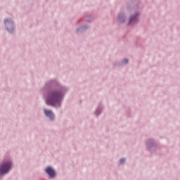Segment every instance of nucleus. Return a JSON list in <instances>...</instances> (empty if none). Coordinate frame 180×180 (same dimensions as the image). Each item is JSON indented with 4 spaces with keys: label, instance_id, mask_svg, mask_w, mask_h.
Wrapping results in <instances>:
<instances>
[{
    "label": "nucleus",
    "instance_id": "nucleus-1",
    "mask_svg": "<svg viewBox=\"0 0 180 180\" xmlns=\"http://www.w3.org/2000/svg\"><path fill=\"white\" fill-rule=\"evenodd\" d=\"M69 91L70 88L61 84L57 78L46 81L42 88L46 105L55 108V109L61 108L64 98Z\"/></svg>",
    "mask_w": 180,
    "mask_h": 180
},
{
    "label": "nucleus",
    "instance_id": "nucleus-2",
    "mask_svg": "<svg viewBox=\"0 0 180 180\" xmlns=\"http://www.w3.org/2000/svg\"><path fill=\"white\" fill-rule=\"evenodd\" d=\"M12 168H13V160L11 159L0 162V180L4 179V176L8 175L12 171Z\"/></svg>",
    "mask_w": 180,
    "mask_h": 180
},
{
    "label": "nucleus",
    "instance_id": "nucleus-3",
    "mask_svg": "<svg viewBox=\"0 0 180 180\" xmlns=\"http://www.w3.org/2000/svg\"><path fill=\"white\" fill-rule=\"evenodd\" d=\"M4 29L8 34H15L16 33V25L13 19L6 18L4 20Z\"/></svg>",
    "mask_w": 180,
    "mask_h": 180
},
{
    "label": "nucleus",
    "instance_id": "nucleus-4",
    "mask_svg": "<svg viewBox=\"0 0 180 180\" xmlns=\"http://www.w3.org/2000/svg\"><path fill=\"white\" fill-rule=\"evenodd\" d=\"M129 17L128 19L127 26H136L138 23H140V16L141 13L139 11L129 12Z\"/></svg>",
    "mask_w": 180,
    "mask_h": 180
},
{
    "label": "nucleus",
    "instance_id": "nucleus-5",
    "mask_svg": "<svg viewBox=\"0 0 180 180\" xmlns=\"http://www.w3.org/2000/svg\"><path fill=\"white\" fill-rule=\"evenodd\" d=\"M145 146L146 150H148V153H157L158 150V143H157V141L153 138L146 139Z\"/></svg>",
    "mask_w": 180,
    "mask_h": 180
},
{
    "label": "nucleus",
    "instance_id": "nucleus-6",
    "mask_svg": "<svg viewBox=\"0 0 180 180\" xmlns=\"http://www.w3.org/2000/svg\"><path fill=\"white\" fill-rule=\"evenodd\" d=\"M140 0H129L126 5L127 12H136L139 11Z\"/></svg>",
    "mask_w": 180,
    "mask_h": 180
},
{
    "label": "nucleus",
    "instance_id": "nucleus-7",
    "mask_svg": "<svg viewBox=\"0 0 180 180\" xmlns=\"http://www.w3.org/2000/svg\"><path fill=\"white\" fill-rule=\"evenodd\" d=\"M44 172L48 175L49 179H56L57 178V171L52 166L46 167Z\"/></svg>",
    "mask_w": 180,
    "mask_h": 180
},
{
    "label": "nucleus",
    "instance_id": "nucleus-8",
    "mask_svg": "<svg viewBox=\"0 0 180 180\" xmlns=\"http://www.w3.org/2000/svg\"><path fill=\"white\" fill-rule=\"evenodd\" d=\"M117 20L120 25H124L127 22V14L124 11H120L117 15Z\"/></svg>",
    "mask_w": 180,
    "mask_h": 180
},
{
    "label": "nucleus",
    "instance_id": "nucleus-9",
    "mask_svg": "<svg viewBox=\"0 0 180 180\" xmlns=\"http://www.w3.org/2000/svg\"><path fill=\"white\" fill-rule=\"evenodd\" d=\"M89 29V26L86 24L80 25L78 28L75 30V34L77 36H79L81 34H84Z\"/></svg>",
    "mask_w": 180,
    "mask_h": 180
},
{
    "label": "nucleus",
    "instance_id": "nucleus-10",
    "mask_svg": "<svg viewBox=\"0 0 180 180\" xmlns=\"http://www.w3.org/2000/svg\"><path fill=\"white\" fill-rule=\"evenodd\" d=\"M44 113L46 117H49V119L51 122H54L56 120V114H54L53 110L44 109Z\"/></svg>",
    "mask_w": 180,
    "mask_h": 180
},
{
    "label": "nucleus",
    "instance_id": "nucleus-11",
    "mask_svg": "<svg viewBox=\"0 0 180 180\" xmlns=\"http://www.w3.org/2000/svg\"><path fill=\"white\" fill-rule=\"evenodd\" d=\"M102 112H103V105L102 104H98L96 111L94 112V115L98 117Z\"/></svg>",
    "mask_w": 180,
    "mask_h": 180
},
{
    "label": "nucleus",
    "instance_id": "nucleus-12",
    "mask_svg": "<svg viewBox=\"0 0 180 180\" xmlns=\"http://www.w3.org/2000/svg\"><path fill=\"white\" fill-rule=\"evenodd\" d=\"M84 20L86 22H92L94 20V15L89 13L84 15Z\"/></svg>",
    "mask_w": 180,
    "mask_h": 180
},
{
    "label": "nucleus",
    "instance_id": "nucleus-13",
    "mask_svg": "<svg viewBox=\"0 0 180 180\" xmlns=\"http://www.w3.org/2000/svg\"><path fill=\"white\" fill-rule=\"evenodd\" d=\"M113 67H123L122 60L115 62L113 63Z\"/></svg>",
    "mask_w": 180,
    "mask_h": 180
},
{
    "label": "nucleus",
    "instance_id": "nucleus-14",
    "mask_svg": "<svg viewBox=\"0 0 180 180\" xmlns=\"http://www.w3.org/2000/svg\"><path fill=\"white\" fill-rule=\"evenodd\" d=\"M126 164V158H122L119 160V166L124 165Z\"/></svg>",
    "mask_w": 180,
    "mask_h": 180
},
{
    "label": "nucleus",
    "instance_id": "nucleus-15",
    "mask_svg": "<svg viewBox=\"0 0 180 180\" xmlns=\"http://www.w3.org/2000/svg\"><path fill=\"white\" fill-rule=\"evenodd\" d=\"M121 63L122 64V66L127 65V64H129V58H124L123 60H121Z\"/></svg>",
    "mask_w": 180,
    "mask_h": 180
}]
</instances>
